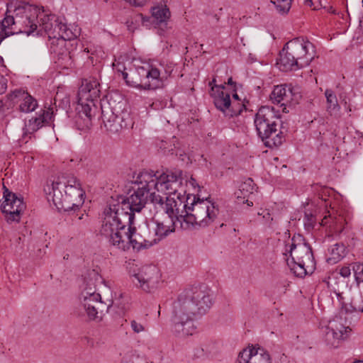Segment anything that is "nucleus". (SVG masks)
<instances>
[{"label":"nucleus","mask_w":363,"mask_h":363,"mask_svg":"<svg viewBox=\"0 0 363 363\" xmlns=\"http://www.w3.org/2000/svg\"><path fill=\"white\" fill-rule=\"evenodd\" d=\"M194 194L186 195V191L181 189L179 192L174 194H169L165 199L155 192L151 193V203L153 205L155 209H159L162 211V214H166L171 216L177 222H184L186 214L189 211V199L190 196Z\"/></svg>","instance_id":"6e6552de"},{"label":"nucleus","mask_w":363,"mask_h":363,"mask_svg":"<svg viewBox=\"0 0 363 363\" xmlns=\"http://www.w3.org/2000/svg\"><path fill=\"white\" fill-rule=\"evenodd\" d=\"M325 96L326 98V110L332 115H337L340 110V106L338 104L337 98L336 94L332 89H326L325 91Z\"/></svg>","instance_id":"2f4dec72"},{"label":"nucleus","mask_w":363,"mask_h":363,"mask_svg":"<svg viewBox=\"0 0 363 363\" xmlns=\"http://www.w3.org/2000/svg\"><path fill=\"white\" fill-rule=\"evenodd\" d=\"M330 257L327 261L330 264H335L345 256L346 247L343 244H335L329 249Z\"/></svg>","instance_id":"72a5a7b5"},{"label":"nucleus","mask_w":363,"mask_h":363,"mask_svg":"<svg viewBox=\"0 0 363 363\" xmlns=\"http://www.w3.org/2000/svg\"><path fill=\"white\" fill-rule=\"evenodd\" d=\"M195 182V180L194 179L191 178V183L192 185H194V183Z\"/></svg>","instance_id":"4d7b16f0"},{"label":"nucleus","mask_w":363,"mask_h":363,"mask_svg":"<svg viewBox=\"0 0 363 363\" xmlns=\"http://www.w3.org/2000/svg\"><path fill=\"white\" fill-rule=\"evenodd\" d=\"M48 199L58 211H69L84 203V191L79 181L72 174H63L48 187Z\"/></svg>","instance_id":"f03ea898"},{"label":"nucleus","mask_w":363,"mask_h":363,"mask_svg":"<svg viewBox=\"0 0 363 363\" xmlns=\"http://www.w3.org/2000/svg\"><path fill=\"white\" fill-rule=\"evenodd\" d=\"M11 99L18 104L19 111L23 113H30L38 107L37 100L26 91L16 89L11 94Z\"/></svg>","instance_id":"393cba45"},{"label":"nucleus","mask_w":363,"mask_h":363,"mask_svg":"<svg viewBox=\"0 0 363 363\" xmlns=\"http://www.w3.org/2000/svg\"><path fill=\"white\" fill-rule=\"evenodd\" d=\"M235 82L233 81V79L231 77H230L228 79V84H230V85H233L234 84Z\"/></svg>","instance_id":"864d4df0"},{"label":"nucleus","mask_w":363,"mask_h":363,"mask_svg":"<svg viewBox=\"0 0 363 363\" xmlns=\"http://www.w3.org/2000/svg\"><path fill=\"white\" fill-rule=\"evenodd\" d=\"M254 123L258 137L266 147H277L285 140L287 128L274 107H260L255 116Z\"/></svg>","instance_id":"7ed1b4c3"},{"label":"nucleus","mask_w":363,"mask_h":363,"mask_svg":"<svg viewBox=\"0 0 363 363\" xmlns=\"http://www.w3.org/2000/svg\"><path fill=\"white\" fill-rule=\"evenodd\" d=\"M155 210L156 212L152 217V220L156 225L154 230L156 238L154 240H157V242L174 231V225L177 221L165 213L162 214L159 209Z\"/></svg>","instance_id":"4be33fe9"},{"label":"nucleus","mask_w":363,"mask_h":363,"mask_svg":"<svg viewBox=\"0 0 363 363\" xmlns=\"http://www.w3.org/2000/svg\"><path fill=\"white\" fill-rule=\"evenodd\" d=\"M225 85L215 86L211 89L210 94L216 107L221 111L225 116L230 118L240 115L245 106L240 102L238 95L234 94L233 99L236 101L231 102L230 94L224 91Z\"/></svg>","instance_id":"9d476101"},{"label":"nucleus","mask_w":363,"mask_h":363,"mask_svg":"<svg viewBox=\"0 0 363 363\" xmlns=\"http://www.w3.org/2000/svg\"><path fill=\"white\" fill-rule=\"evenodd\" d=\"M287 264L291 270L296 277H303L309 272H312L313 269H311L301 263L291 262V260L287 259Z\"/></svg>","instance_id":"c9c22d12"},{"label":"nucleus","mask_w":363,"mask_h":363,"mask_svg":"<svg viewBox=\"0 0 363 363\" xmlns=\"http://www.w3.org/2000/svg\"><path fill=\"white\" fill-rule=\"evenodd\" d=\"M84 286L81 292L80 295V302L84 301V306H87L89 307V304L87 303L88 299H92V298L99 297L101 295L98 293H96V287L95 284L93 280L91 279L89 281H87L86 279L84 280Z\"/></svg>","instance_id":"7c9ffc66"},{"label":"nucleus","mask_w":363,"mask_h":363,"mask_svg":"<svg viewBox=\"0 0 363 363\" xmlns=\"http://www.w3.org/2000/svg\"><path fill=\"white\" fill-rule=\"evenodd\" d=\"M161 275L155 265H145L131 275L132 282L145 292H152L157 288Z\"/></svg>","instance_id":"f8f14e48"},{"label":"nucleus","mask_w":363,"mask_h":363,"mask_svg":"<svg viewBox=\"0 0 363 363\" xmlns=\"http://www.w3.org/2000/svg\"><path fill=\"white\" fill-rule=\"evenodd\" d=\"M145 66L138 67L133 70H130V73L123 72V78L126 84L134 86L143 89V83H145V74L146 73Z\"/></svg>","instance_id":"cd10ccee"},{"label":"nucleus","mask_w":363,"mask_h":363,"mask_svg":"<svg viewBox=\"0 0 363 363\" xmlns=\"http://www.w3.org/2000/svg\"><path fill=\"white\" fill-rule=\"evenodd\" d=\"M6 89V79L2 76L0 77V94L4 93Z\"/></svg>","instance_id":"c03bdc74"},{"label":"nucleus","mask_w":363,"mask_h":363,"mask_svg":"<svg viewBox=\"0 0 363 363\" xmlns=\"http://www.w3.org/2000/svg\"><path fill=\"white\" fill-rule=\"evenodd\" d=\"M236 363H271V359L265 349L252 345L239 353Z\"/></svg>","instance_id":"5701e85b"},{"label":"nucleus","mask_w":363,"mask_h":363,"mask_svg":"<svg viewBox=\"0 0 363 363\" xmlns=\"http://www.w3.org/2000/svg\"><path fill=\"white\" fill-rule=\"evenodd\" d=\"M263 218L266 219L267 221L272 220V218L270 216L269 213H267L266 215L263 216Z\"/></svg>","instance_id":"09e8293b"},{"label":"nucleus","mask_w":363,"mask_h":363,"mask_svg":"<svg viewBox=\"0 0 363 363\" xmlns=\"http://www.w3.org/2000/svg\"><path fill=\"white\" fill-rule=\"evenodd\" d=\"M58 26H59L57 27L60 28V31H65L67 28V25L63 23L61 21H60V22L58 23Z\"/></svg>","instance_id":"a18cd8bd"},{"label":"nucleus","mask_w":363,"mask_h":363,"mask_svg":"<svg viewBox=\"0 0 363 363\" xmlns=\"http://www.w3.org/2000/svg\"><path fill=\"white\" fill-rule=\"evenodd\" d=\"M79 35L78 29L75 28L72 30L67 28L65 31L57 30V33L55 40L57 42V45H60V49L57 51L53 46L51 47L52 52L57 55V62L64 67H67L72 65V58L70 52L65 48L67 40H72L77 38Z\"/></svg>","instance_id":"dca6fc26"},{"label":"nucleus","mask_w":363,"mask_h":363,"mask_svg":"<svg viewBox=\"0 0 363 363\" xmlns=\"http://www.w3.org/2000/svg\"><path fill=\"white\" fill-rule=\"evenodd\" d=\"M352 267L357 286L360 289H363V264L353 263Z\"/></svg>","instance_id":"e433bc0d"},{"label":"nucleus","mask_w":363,"mask_h":363,"mask_svg":"<svg viewBox=\"0 0 363 363\" xmlns=\"http://www.w3.org/2000/svg\"><path fill=\"white\" fill-rule=\"evenodd\" d=\"M216 20L218 21L219 18H218L216 15Z\"/></svg>","instance_id":"052dcab7"},{"label":"nucleus","mask_w":363,"mask_h":363,"mask_svg":"<svg viewBox=\"0 0 363 363\" xmlns=\"http://www.w3.org/2000/svg\"><path fill=\"white\" fill-rule=\"evenodd\" d=\"M125 234L126 235L123 237L124 241H126L123 245L124 246L122 247L120 245L118 247V249L122 250L129 249L130 246H132L133 249L139 250L142 248H148L157 243V240H154V238L147 239L138 233L134 223L129 225Z\"/></svg>","instance_id":"aec40b11"},{"label":"nucleus","mask_w":363,"mask_h":363,"mask_svg":"<svg viewBox=\"0 0 363 363\" xmlns=\"http://www.w3.org/2000/svg\"><path fill=\"white\" fill-rule=\"evenodd\" d=\"M217 353L216 347L213 342H205L194 349L193 358L205 360L213 358Z\"/></svg>","instance_id":"c85d7f7f"},{"label":"nucleus","mask_w":363,"mask_h":363,"mask_svg":"<svg viewBox=\"0 0 363 363\" xmlns=\"http://www.w3.org/2000/svg\"><path fill=\"white\" fill-rule=\"evenodd\" d=\"M151 178L147 172H141L135 181L137 189L128 197L118 196L115 204L128 215L135 216V213L140 212L145 207L148 196L151 199V193L154 192L152 186H155V183Z\"/></svg>","instance_id":"0eeeda50"},{"label":"nucleus","mask_w":363,"mask_h":363,"mask_svg":"<svg viewBox=\"0 0 363 363\" xmlns=\"http://www.w3.org/2000/svg\"><path fill=\"white\" fill-rule=\"evenodd\" d=\"M83 215H82L80 217H79V219H82Z\"/></svg>","instance_id":"bf43d9fd"},{"label":"nucleus","mask_w":363,"mask_h":363,"mask_svg":"<svg viewBox=\"0 0 363 363\" xmlns=\"http://www.w3.org/2000/svg\"><path fill=\"white\" fill-rule=\"evenodd\" d=\"M84 301H81L77 308L75 313L82 318H86L89 320H94L99 318V313H102L104 310L108 311L111 304L106 306L101 301V296L99 297L88 299L87 303L89 306H84Z\"/></svg>","instance_id":"412c9836"},{"label":"nucleus","mask_w":363,"mask_h":363,"mask_svg":"<svg viewBox=\"0 0 363 363\" xmlns=\"http://www.w3.org/2000/svg\"><path fill=\"white\" fill-rule=\"evenodd\" d=\"M100 84L96 79L84 80L78 91V101L74 118L77 129L89 130L97 109L96 103L100 94Z\"/></svg>","instance_id":"20e7f679"},{"label":"nucleus","mask_w":363,"mask_h":363,"mask_svg":"<svg viewBox=\"0 0 363 363\" xmlns=\"http://www.w3.org/2000/svg\"><path fill=\"white\" fill-rule=\"evenodd\" d=\"M294 96L291 85L281 84L274 86L270 95V99L274 104L286 106L292 102Z\"/></svg>","instance_id":"a878e982"},{"label":"nucleus","mask_w":363,"mask_h":363,"mask_svg":"<svg viewBox=\"0 0 363 363\" xmlns=\"http://www.w3.org/2000/svg\"><path fill=\"white\" fill-rule=\"evenodd\" d=\"M123 101L108 102L106 106H101V117L108 131L116 133L122 129L128 128L133 124L130 113L125 109Z\"/></svg>","instance_id":"1a4fd4ad"},{"label":"nucleus","mask_w":363,"mask_h":363,"mask_svg":"<svg viewBox=\"0 0 363 363\" xmlns=\"http://www.w3.org/2000/svg\"><path fill=\"white\" fill-rule=\"evenodd\" d=\"M130 327L132 330L136 333H139L145 330L144 325L141 323L138 322L135 320H132L130 321Z\"/></svg>","instance_id":"a19ab883"},{"label":"nucleus","mask_w":363,"mask_h":363,"mask_svg":"<svg viewBox=\"0 0 363 363\" xmlns=\"http://www.w3.org/2000/svg\"><path fill=\"white\" fill-rule=\"evenodd\" d=\"M30 6L35 8L36 11V17L33 18V21L32 24H34L36 28L29 34L33 33L35 30L39 28L40 30L38 31V34L41 30H44L48 35L50 39H55L56 38L57 30H60L58 28V23L60 22V18L57 17L55 14H45L44 13V10L40 11L37 6L28 4Z\"/></svg>","instance_id":"4468645a"},{"label":"nucleus","mask_w":363,"mask_h":363,"mask_svg":"<svg viewBox=\"0 0 363 363\" xmlns=\"http://www.w3.org/2000/svg\"><path fill=\"white\" fill-rule=\"evenodd\" d=\"M340 274L343 277H348L351 274L350 267H342L340 270Z\"/></svg>","instance_id":"79ce46f5"},{"label":"nucleus","mask_w":363,"mask_h":363,"mask_svg":"<svg viewBox=\"0 0 363 363\" xmlns=\"http://www.w3.org/2000/svg\"><path fill=\"white\" fill-rule=\"evenodd\" d=\"M137 18H140L143 21V23L149 21V17H144L142 13L138 14Z\"/></svg>","instance_id":"49530a36"},{"label":"nucleus","mask_w":363,"mask_h":363,"mask_svg":"<svg viewBox=\"0 0 363 363\" xmlns=\"http://www.w3.org/2000/svg\"><path fill=\"white\" fill-rule=\"evenodd\" d=\"M189 211L182 223L184 230H196L211 224L216 218L218 208L208 199H201L196 195L190 196Z\"/></svg>","instance_id":"423d86ee"},{"label":"nucleus","mask_w":363,"mask_h":363,"mask_svg":"<svg viewBox=\"0 0 363 363\" xmlns=\"http://www.w3.org/2000/svg\"><path fill=\"white\" fill-rule=\"evenodd\" d=\"M147 172L155 183V186H152V190L157 192H164L166 195L179 192L183 188V172L180 169L174 171H167L166 172L157 176L153 171H145Z\"/></svg>","instance_id":"9b49d317"},{"label":"nucleus","mask_w":363,"mask_h":363,"mask_svg":"<svg viewBox=\"0 0 363 363\" xmlns=\"http://www.w3.org/2000/svg\"><path fill=\"white\" fill-rule=\"evenodd\" d=\"M292 0H271L277 11L281 14L287 13L291 8Z\"/></svg>","instance_id":"4c0bfd02"},{"label":"nucleus","mask_w":363,"mask_h":363,"mask_svg":"<svg viewBox=\"0 0 363 363\" xmlns=\"http://www.w3.org/2000/svg\"><path fill=\"white\" fill-rule=\"evenodd\" d=\"M43 125V124L42 118H39L38 116L31 118L30 120L25 123L23 138L20 140V142L24 141L25 143H27L28 140H26L27 135L35 133Z\"/></svg>","instance_id":"473e14b6"},{"label":"nucleus","mask_w":363,"mask_h":363,"mask_svg":"<svg viewBox=\"0 0 363 363\" xmlns=\"http://www.w3.org/2000/svg\"><path fill=\"white\" fill-rule=\"evenodd\" d=\"M89 276L97 277V274L95 272V271L93 270L91 272L89 273Z\"/></svg>","instance_id":"5fc2aeb1"},{"label":"nucleus","mask_w":363,"mask_h":363,"mask_svg":"<svg viewBox=\"0 0 363 363\" xmlns=\"http://www.w3.org/2000/svg\"><path fill=\"white\" fill-rule=\"evenodd\" d=\"M4 111V103L2 101H0V114Z\"/></svg>","instance_id":"8fccbe9b"},{"label":"nucleus","mask_w":363,"mask_h":363,"mask_svg":"<svg viewBox=\"0 0 363 363\" xmlns=\"http://www.w3.org/2000/svg\"><path fill=\"white\" fill-rule=\"evenodd\" d=\"M255 189V184L251 178L246 179L239 186V189L235 192V195L238 199H242L243 203H246L248 206L253 205L252 201H249L247 198L250 194L253 193Z\"/></svg>","instance_id":"c756f323"},{"label":"nucleus","mask_w":363,"mask_h":363,"mask_svg":"<svg viewBox=\"0 0 363 363\" xmlns=\"http://www.w3.org/2000/svg\"><path fill=\"white\" fill-rule=\"evenodd\" d=\"M145 69H146V73L144 74L145 83H143V89H157L163 87L164 79H167L172 71L171 65L165 69V76L161 75L158 69L150 65L145 66Z\"/></svg>","instance_id":"b1692460"},{"label":"nucleus","mask_w":363,"mask_h":363,"mask_svg":"<svg viewBox=\"0 0 363 363\" xmlns=\"http://www.w3.org/2000/svg\"><path fill=\"white\" fill-rule=\"evenodd\" d=\"M152 17L159 23L165 22L170 16L169 9L164 6H155L152 9Z\"/></svg>","instance_id":"f704fd0d"},{"label":"nucleus","mask_w":363,"mask_h":363,"mask_svg":"<svg viewBox=\"0 0 363 363\" xmlns=\"http://www.w3.org/2000/svg\"><path fill=\"white\" fill-rule=\"evenodd\" d=\"M286 48L293 54L301 68L309 65L314 58L313 45L301 38H296L286 43Z\"/></svg>","instance_id":"ddd939ff"},{"label":"nucleus","mask_w":363,"mask_h":363,"mask_svg":"<svg viewBox=\"0 0 363 363\" xmlns=\"http://www.w3.org/2000/svg\"><path fill=\"white\" fill-rule=\"evenodd\" d=\"M212 306L210 290L205 286L185 289L172 306V332L179 337L191 335L194 319L205 314Z\"/></svg>","instance_id":"f257e3e1"},{"label":"nucleus","mask_w":363,"mask_h":363,"mask_svg":"<svg viewBox=\"0 0 363 363\" xmlns=\"http://www.w3.org/2000/svg\"><path fill=\"white\" fill-rule=\"evenodd\" d=\"M126 1L129 2L131 5H133L135 6H143L147 0H125Z\"/></svg>","instance_id":"37998d69"},{"label":"nucleus","mask_w":363,"mask_h":363,"mask_svg":"<svg viewBox=\"0 0 363 363\" xmlns=\"http://www.w3.org/2000/svg\"><path fill=\"white\" fill-rule=\"evenodd\" d=\"M342 310L346 313L363 311V289L350 288L345 294H338Z\"/></svg>","instance_id":"6ab92c4d"},{"label":"nucleus","mask_w":363,"mask_h":363,"mask_svg":"<svg viewBox=\"0 0 363 363\" xmlns=\"http://www.w3.org/2000/svg\"><path fill=\"white\" fill-rule=\"evenodd\" d=\"M306 4L311 6L312 4V0H306Z\"/></svg>","instance_id":"6e6d98bb"},{"label":"nucleus","mask_w":363,"mask_h":363,"mask_svg":"<svg viewBox=\"0 0 363 363\" xmlns=\"http://www.w3.org/2000/svg\"><path fill=\"white\" fill-rule=\"evenodd\" d=\"M135 220L134 215H128L113 203L109 204L108 208L104 211V218L101 228V235L108 238L109 242L116 247H123L126 241L123 239L126 235L127 228Z\"/></svg>","instance_id":"39448f33"},{"label":"nucleus","mask_w":363,"mask_h":363,"mask_svg":"<svg viewBox=\"0 0 363 363\" xmlns=\"http://www.w3.org/2000/svg\"><path fill=\"white\" fill-rule=\"evenodd\" d=\"M303 221L306 229L311 230L313 228L316 220L311 213H305Z\"/></svg>","instance_id":"58836bf2"},{"label":"nucleus","mask_w":363,"mask_h":363,"mask_svg":"<svg viewBox=\"0 0 363 363\" xmlns=\"http://www.w3.org/2000/svg\"><path fill=\"white\" fill-rule=\"evenodd\" d=\"M353 363H363V362L362 361H356V362H354Z\"/></svg>","instance_id":"13d9d810"},{"label":"nucleus","mask_w":363,"mask_h":363,"mask_svg":"<svg viewBox=\"0 0 363 363\" xmlns=\"http://www.w3.org/2000/svg\"><path fill=\"white\" fill-rule=\"evenodd\" d=\"M342 102H343V103H344L345 106H347V101H346V99H344L342 101ZM345 107H346V108H347V109H348V111H351V108L350 107V106H348L347 107V106H345Z\"/></svg>","instance_id":"3c124183"},{"label":"nucleus","mask_w":363,"mask_h":363,"mask_svg":"<svg viewBox=\"0 0 363 363\" xmlns=\"http://www.w3.org/2000/svg\"><path fill=\"white\" fill-rule=\"evenodd\" d=\"M294 242L295 239L293 238L289 249L291 262H302V264H305L308 268L314 269L315 262L311 246L305 242L298 243Z\"/></svg>","instance_id":"f3484780"},{"label":"nucleus","mask_w":363,"mask_h":363,"mask_svg":"<svg viewBox=\"0 0 363 363\" xmlns=\"http://www.w3.org/2000/svg\"><path fill=\"white\" fill-rule=\"evenodd\" d=\"M292 52L286 48V45L279 52V59L277 62L278 67L283 72H288L291 70H296L301 69Z\"/></svg>","instance_id":"bb28decb"},{"label":"nucleus","mask_w":363,"mask_h":363,"mask_svg":"<svg viewBox=\"0 0 363 363\" xmlns=\"http://www.w3.org/2000/svg\"><path fill=\"white\" fill-rule=\"evenodd\" d=\"M351 331L349 327H345L338 317L329 322L325 332L326 343L333 347H337L342 340L347 337V333Z\"/></svg>","instance_id":"a211bd4d"},{"label":"nucleus","mask_w":363,"mask_h":363,"mask_svg":"<svg viewBox=\"0 0 363 363\" xmlns=\"http://www.w3.org/2000/svg\"><path fill=\"white\" fill-rule=\"evenodd\" d=\"M123 69H125V68H124V67H123V65H117V67H116V70H117L118 72H121V74H122V75H123V72H125L124 70H123Z\"/></svg>","instance_id":"de8ad7c7"},{"label":"nucleus","mask_w":363,"mask_h":363,"mask_svg":"<svg viewBox=\"0 0 363 363\" xmlns=\"http://www.w3.org/2000/svg\"><path fill=\"white\" fill-rule=\"evenodd\" d=\"M215 82H216V79H213L211 82H209V86H211V88L213 86H217L216 84H215Z\"/></svg>","instance_id":"603ef678"},{"label":"nucleus","mask_w":363,"mask_h":363,"mask_svg":"<svg viewBox=\"0 0 363 363\" xmlns=\"http://www.w3.org/2000/svg\"><path fill=\"white\" fill-rule=\"evenodd\" d=\"M4 189V201L1 206V211L6 215L8 221L18 222L21 218L20 215L26 208L23 199L18 197L16 194L10 191L5 186Z\"/></svg>","instance_id":"2eb2a0df"},{"label":"nucleus","mask_w":363,"mask_h":363,"mask_svg":"<svg viewBox=\"0 0 363 363\" xmlns=\"http://www.w3.org/2000/svg\"><path fill=\"white\" fill-rule=\"evenodd\" d=\"M53 108L49 107L47 110H43V112L39 115V118H42L43 124L49 123L53 117Z\"/></svg>","instance_id":"ea45409f"}]
</instances>
